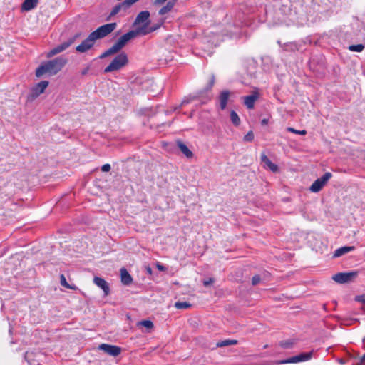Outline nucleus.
I'll use <instances>...</instances> for the list:
<instances>
[{"label":"nucleus","instance_id":"43","mask_svg":"<svg viewBox=\"0 0 365 365\" xmlns=\"http://www.w3.org/2000/svg\"><path fill=\"white\" fill-rule=\"evenodd\" d=\"M190 102V101H186V100H184L182 103V104H185V103H188Z\"/></svg>","mask_w":365,"mask_h":365},{"label":"nucleus","instance_id":"5","mask_svg":"<svg viewBox=\"0 0 365 365\" xmlns=\"http://www.w3.org/2000/svg\"><path fill=\"white\" fill-rule=\"evenodd\" d=\"M81 36V34L78 33L75 34L73 37H71L68 38L66 41L61 43L60 45L56 46L53 49H51L47 54V57H51L53 56H55L58 53H60L65 51L66 48H68L73 42L76 41V38H79Z\"/></svg>","mask_w":365,"mask_h":365},{"label":"nucleus","instance_id":"29","mask_svg":"<svg viewBox=\"0 0 365 365\" xmlns=\"http://www.w3.org/2000/svg\"><path fill=\"white\" fill-rule=\"evenodd\" d=\"M331 176H332L331 173L329 172H327L318 179L324 186L326 185V183L328 182V180L331 178Z\"/></svg>","mask_w":365,"mask_h":365},{"label":"nucleus","instance_id":"33","mask_svg":"<svg viewBox=\"0 0 365 365\" xmlns=\"http://www.w3.org/2000/svg\"><path fill=\"white\" fill-rule=\"evenodd\" d=\"M215 83V76L212 74L210 77L209 82L206 86V90L210 91L212 88L213 85Z\"/></svg>","mask_w":365,"mask_h":365},{"label":"nucleus","instance_id":"4","mask_svg":"<svg viewBox=\"0 0 365 365\" xmlns=\"http://www.w3.org/2000/svg\"><path fill=\"white\" fill-rule=\"evenodd\" d=\"M116 26V23L106 24L98 27L96 30L91 32V34L92 35V37H93L96 41L110 34L115 29Z\"/></svg>","mask_w":365,"mask_h":365},{"label":"nucleus","instance_id":"34","mask_svg":"<svg viewBox=\"0 0 365 365\" xmlns=\"http://www.w3.org/2000/svg\"><path fill=\"white\" fill-rule=\"evenodd\" d=\"M254 139V133L252 131H249L245 136L244 140L245 142H251Z\"/></svg>","mask_w":365,"mask_h":365},{"label":"nucleus","instance_id":"19","mask_svg":"<svg viewBox=\"0 0 365 365\" xmlns=\"http://www.w3.org/2000/svg\"><path fill=\"white\" fill-rule=\"evenodd\" d=\"M38 4V0H24L21 5V9L24 11H30L34 9Z\"/></svg>","mask_w":365,"mask_h":365},{"label":"nucleus","instance_id":"22","mask_svg":"<svg viewBox=\"0 0 365 365\" xmlns=\"http://www.w3.org/2000/svg\"><path fill=\"white\" fill-rule=\"evenodd\" d=\"M324 185L317 178L310 186L309 190L312 192H318L322 189Z\"/></svg>","mask_w":365,"mask_h":365},{"label":"nucleus","instance_id":"42","mask_svg":"<svg viewBox=\"0 0 365 365\" xmlns=\"http://www.w3.org/2000/svg\"><path fill=\"white\" fill-rule=\"evenodd\" d=\"M361 361L362 362L365 361V354L362 356Z\"/></svg>","mask_w":365,"mask_h":365},{"label":"nucleus","instance_id":"18","mask_svg":"<svg viewBox=\"0 0 365 365\" xmlns=\"http://www.w3.org/2000/svg\"><path fill=\"white\" fill-rule=\"evenodd\" d=\"M355 249V247L354 246H344V247H341L339 249H337L334 253V257H341L349 252H351L353 251Z\"/></svg>","mask_w":365,"mask_h":365},{"label":"nucleus","instance_id":"38","mask_svg":"<svg viewBox=\"0 0 365 365\" xmlns=\"http://www.w3.org/2000/svg\"><path fill=\"white\" fill-rule=\"evenodd\" d=\"M213 282H214L213 279L210 278L209 279L204 281V282H203V284H204L205 287H207V286H209L210 284H211Z\"/></svg>","mask_w":365,"mask_h":365},{"label":"nucleus","instance_id":"8","mask_svg":"<svg viewBox=\"0 0 365 365\" xmlns=\"http://www.w3.org/2000/svg\"><path fill=\"white\" fill-rule=\"evenodd\" d=\"M358 274L357 272H340L334 274L332 279L340 284L352 281Z\"/></svg>","mask_w":365,"mask_h":365},{"label":"nucleus","instance_id":"26","mask_svg":"<svg viewBox=\"0 0 365 365\" xmlns=\"http://www.w3.org/2000/svg\"><path fill=\"white\" fill-rule=\"evenodd\" d=\"M60 283L61 284V286L66 287V288H68V289H76V287L75 285L72 286V285H70L67 281H66V279L64 276V274H61L60 276Z\"/></svg>","mask_w":365,"mask_h":365},{"label":"nucleus","instance_id":"6","mask_svg":"<svg viewBox=\"0 0 365 365\" xmlns=\"http://www.w3.org/2000/svg\"><path fill=\"white\" fill-rule=\"evenodd\" d=\"M48 83H49L47 81H42L36 84L31 88L30 93L28 95V101H32L38 97L41 94H42L45 89L48 87Z\"/></svg>","mask_w":365,"mask_h":365},{"label":"nucleus","instance_id":"2","mask_svg":"<svg viewBox=\"0 0 365 365\" xmlns=\"http://www.w3.org/2000/svg\"><path fill=\"white\" fill-rule=\"evenodd\" d=\"M67 63V59L62 56L56 58L55 59L43 63L36 71V76L41 77L43 74L49 76L56 75L58 73Z\"/></svg>","mask_w":365,"mask_h":365},{"label":"nucleus","instance_id":"25","mask_svg":"<svg viewBox=\"0 0 365 365\" xmlns=\"http://www.w3.org/2000/svg\"><path fill=\"white\" fill-rule=\"evenodd\" d=\"M230 120H231L232 123L235 126L240 125V124L241 123L240 119L237 113L235 111H234V110H232L230 112Z\"/></svg>","mask_w":365,"mask_h":365},{"label":"nucleus","instance_id":"27","mask_svg":"<svg viewBox=\"0 0 365 365\" xmlns=\"http://www.w3.org/2000/svg\"><path fill=\"white\" fill-rule=\"evenodd\" d=\"M191 307V304L186 302H178L175 304V307L178 309H187Z\"/></svg>","mask_w":365,"mask_h":365},{"label":"nucleus","instance_id":"16","mask_svg":"<svg viewBox=\"0 0 365 365\" xmlns=\"http://www.w3.org/2000/svg\"><path fill=\"white\" fill-rule=\"evenodd\" d=\"M230 91H223L219 96L220 106L221 110H225L230 97Z\"/></svg>","mask_w":365,"mask_h":365},{"label":"nucleus","instance_id":"39","mask_svg":"<svg viewBox=\"0 0 365 365\" xmlns=\"http://www.w3.org/2000/svg\"><path fill=\"white\" fill-rule=\"evenodd\" d=\"M89 70H90V66H86L83 70H82V71H81V74H82L83 76L86 75V74L88 73V71H89Z\"/></svg>","mask_w":365,"mask_h":365},{"label":"nucleus","instance_id":"14","mask_svg":"<svg viewBox=\"0 0 365 365\" xmlns=\"http://www.w3.org/2000/svg\"><path fill=\"white\" fill-rule=\"evenodd\" d=\"M93 282L96 286L103 289L105 295H108L109 294L110 288L107 282L104 279L95 277L93 279Z\"/></svg>","mask_w":365,"mask_h":365},{"label":"nucleus","instance_id":"20","mask_svg":"<svg viewBox=\"0 0 365 365\" xmlns=\"http://www.w3.org/2000/svg\"><path fill=\"white\" fill-rule=\"evenodd\" d=\"M178 147L180 150L187 157L192 158L193 155L192 152L187 148V146L181 141H178Z\"/></svg>","mask_w":365,"mask_h":365},{"label":"nucleus","instance_id":"36","mask_svg":"<svg viewBox=\"0 0 365 365\" xmlns=\"http://www.w3.org/2000/svg\"><path fill=\"white\" fill-rule=\"evenodd\" d=\"M110 164L108 163H106V164H104L102 168H101V170L103 172H108L110 170Z\"/></svg>","mask_w":365,"mask_h":365},{"label":"nucleus","instance_id":"44","mask_svg":"<svg viewBox=\"0 0 365 365\" xmlns=\"http://www.w3.org/2000/svg\"><path fill=\"white\" fill-rule=\"evenodd\" d=\"M262 123H263V124L267 123V120H264H264H262Z\"/></svg>","mask_w":365,"mask_h":365},{"label":"nucleus","instance_id":"28","mask_svg":"<svg viewBox=\"0 0 365 365\" xmlns=\"http://www.w3.org/2000/svg\"><path fill=\"white\" fill-rule=\"evenodd\" d=\"M348 48L353 52H361L364 48V46L363 44L351 45Z\"/></svg>","mask_w":365,"mask_h":365},{"label":"nucleus","instance_id":"40","mask_svg":"<svg viewBox=\"0 0 365 365\" xmlns=\"http://www.w3.org/2000/svg\"><path fill=\"white\" fill-rule=\"evenodd\" d=\"M156 267L159 271H165L166 269L163 265L159 263L157 264Z\"/></svg>","mask_w":365,"mask_h":365},{"label":"nucleus","instance_id":"17","mask_svg":"<svg viewBox=\"0 0 365 365\" xmlns=\"http://www.w3.org/2000/svg\"><path fill=\"white\" fill-rule=\"evenodd\" d=\"M121 282L124 285H129L133 281V278L125 268L120 269Z\"/></svg>","mask_w":365,"mask_h":365},{"label":"nucleus","instance_id":"12","mask_svg":"<svg viewBox=\"0 0 365 365\" xmlns=\"http://www.w3.org/2000/svg\"><path fill=\"white\" fill-rule=\"evenodd\" d=\"M261 161L264 163V167L265 168L269 169L273 173H277L278 171V166L273 163L264 153L261 154Z\"/></svg>","mask_w":365,"mask_h":365},{"label":"nucleus","instance_id":"15","mask_svg":"<svg viewBox=\"0 0 365 365\" xmlns=\"http://www.w3.org/2000/svg\"><path fill=\"white\" fill-rule=\"evenodd\" d=\"M149 17H150L149 11H143L140 12L135 18V20L134 21V25L140 24L142 23H144V24H148V25L150 23Z\"/></svg>","mask_w":365,"mask_h":365},{"label":"nucleus","instance_id":"24","mask_svg":"<svg viewBox=\"0 0 365 365\" xmlns=\"http://www.w3.org/2000/svg\"><path fill=\"white\" fill-rule=\"evenodd\" d=\"M160 27V25H156L154 26L148 27V24L143 25L142 26L138 27V29H142L143 32H145V35L148 34L155 30H157Z\"/></svg>","mask_w":365,"mask_h":365},{"label":"nucleus","instance_id":"41","mask_svg":"<svg viewBox=\"0 0 365 365\" xmlns=\"http://www.w3.org/2000/svg\"><path fill=\"white\" fill-rule=\"evenodd\" d=\"M167 0H155V4H161L165 2Z\"/></svg>","mask_w":365,"mask_h":365},{"label":"nucleus","instance_id":"37","mask_svg":"<svg viewBox=\"0 0 365 365\" xmlns=\"http://www.w3.org/2000/svg\"><path fill=\"white\" fill-rule=\"evenodd\" d=\"M356 301L360 302H362V303H365V296H364V295L357 296L356 297Z\"/></svg>","mask_w":365,"mask_h":365},{"label":"nucleus","instance_id":"32","mask_svg":"<svg viewBox=\"0 0 365 365\" xmlns=\"http://www.w3.org/2000/svg\"><path fill=\"white\" fill-rule=\"evenodd\" d=\"M287 130L288 132H290V133H295V134H298V135H304L307 134V131L305 130H296L292 127H288L287 128Z\"/></svg>","mask_w":365,"mask_h":365},{"label":"nucleus","instance_id":"21","mask_svg":"<svg viewBox=\"0 0 365 365\" xmlns=\"http://www.w3.org/2000/svg\"><path fill=\"white\" fill-rule=\"evenodd\" d=\"M175 2H176V0H170L169 1L165 6H163L160 10H159V14L160 15H164V14H168V12H170L172 9L173 8V6H175Z\"/></svg>","mask_w":365,"mask_h":365},{"label":"nucleus","instance_id":"35","mask_svg":"<svg viewBox=\"0 0 365 365\" xmlns=\"http://www.w3.org/2000/svg\"><path fill=\"white\" fill-rule=\"evenodd\" d=\"M261 281V277L259 275L257 274V275H255L252 278V284L255 286L257 284H258Z\"/></svg>","mask_w":365,"mask_h":365},{"label":"nucleus","instance_id":"7","mask_svg":"<svg viewBox=\"0 0 365 365\" xmlns=\"http://www.w3.org/2000/svg\"><path fill=\"white\" fill-rule=\"evenodd\" d=\"M313 351L309 352H304L301 353L299 355L290 357L286 360H283L279 361V364H294V363H299L302 361H306L308 360H310L312 357Z\"/></svg>","mask_w":365,"mask_h":365},{"label":"nucleus","instance_id":"23","mask_svg":"<svg viewBox=\"0 0 365 365\" xmlns=\"http://www.w3.org/2000/svg\"><path fill=\"white\" fill-rule=\"evenodd\" d=\"M237 344V341L235 339H225L222 341H220L216 344L217 347H224L231 345H235Z\"/></svg>","mask_w":365,"mask_h":365},{"label":"nucleus","instance_id":"31","mask_svg":"<svg viewBox=\"0 0 365 365\" xmlns=\"http://www.w3.org/2000/svg\"><path fill=\"white\" fill-rule=\"evenodd\" d=\"M293 345L294 342L292 340L283 341L279 343V346L283 349H290Z\"/></svg>","mask_w":365,"mask_h":365},{"label":"nucleus","instance_id":"13","mask_svg":"<svg viewBox=\"0 0 365 365\" xmlns=\"http://www.w3.org/2000/svg\"><path fill=\"white\" fill-rule=\"evenodd\" d=\"M259 98L257 91H255L252 94L244 97V103L248 109H252L254 108L255 102Z\"/></svg>","mask_w":365,"mask_h":365},{"label":"nucleus","instance_id":"1","mask_svg":"<svg viewBox=\"0 0 365 365\" xmlns=\"http://www.w3.org/2000/svg\"><path fill=\"white\" fill-rule=\"evenodd\" d=\"M138 35H145L142 29L132 30L121 36L118 40L108 50L100 55L99 58L103 59L119 52L128 42Z\"/></svg>","mask_w":365,"mask_h":365},{"label":"nucleus","instance_id":"9","mask_svg":"<svg viewBox=\"0 0 365 365\" xmlns=\"http://www.w3.org/2000/svg\"><path fill=\"white\" fill-rule=\"evenodd\" d=\"M98 349L104 351L106 354L112 356H118L121 353V348L115 346L108 344H101L98 346Z\"/></svg>","mask_w":365,"mask_h":365},{"label":"nucleus","instance_id":"3","mask_svg":"<svg viewBox=\"0 0 365 365\" xmlns=\"http://www.w3.org/2000/svg\"><path fill=\"white\" fill-rule=\"evenodd\" d=\"M128 63V58L125 52H122L116 56L110 64L104 68V73H112L118 71L127 66Z\"/></svg>","mask_w":365,"mask_h":365},{"label":"nucleus","instance_id":"10","mask_svg":"<svg viewBox=\"0 0 365 365\" xmlns=\"http://www.w3.org/2000/svg\"><path fill=\"white\" fill-rule=\"evenodd\" d=\"M139 0H125L124 1L118 4V5L115 6L110 14V16H113L118 14L121 10H127L131 5L135 4V2L138 1Z\"/></svg>","mask_w":365,"mask_h":365},{"label":"nucleus","instance_id":"11","mask_svg":"<svg viewBox=\"0 0 365 365\" xmlns=\"http://www.w3.org/2000/svg\"><path fill=\"white\" fill-rule=\"evenodd\" d=\"M95 41L96 40L90 34L87 38H86L80 45L76 46V50L78 52L84 53L93 47Z\"/></svg>","mask_w":365,"mask_h":365},{"label":"nucleus","instance_id":"30","mask_svg":"<svg viewBox=\"0 0 365 365\" xmlns=\"http://www.w3.org/2000/svg\"><path fill=\"white\" fill-rule=\"evenodd\" d=\"M138 326H143L150 329L153 327V323L150 320H142L138 322Z\"/></svg>","mask_w":365,"mask_h":365}]
</instances>
